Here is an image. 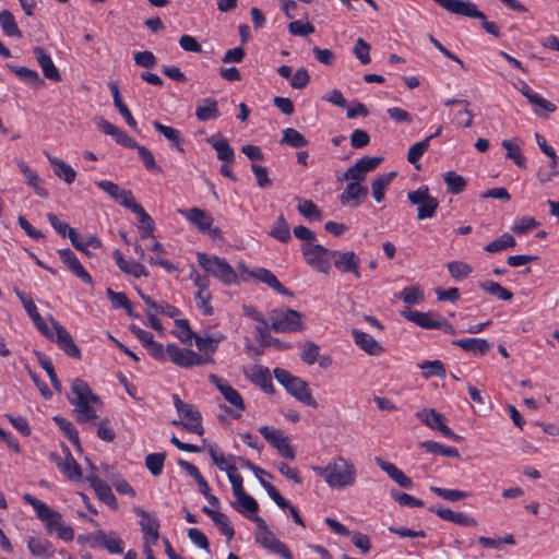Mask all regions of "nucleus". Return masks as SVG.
Returning <instances> with one entry per match:
<instances>
[{"instance_id": "nucleus-63", "label": "nucleus", "mask_w": 559, "mask_h": 559, "mask_svg": "<svg viewBox=\"0 0 559 559\" xmlns=\"http://www.w3.org/2000/svg\"><path fill=\"white\" fill-rule=\"evenodd\" d=\"M391 497L400 504L409 508H421L424 502L406 492L392 490Z\"/></svg>"}, {"instance_id": "nucleus-61", "label": "nucleus", "mask_w": 559, "mask_h": 559, "mask_svg": "<svg viewBox=\"0 0 559 559\" xmlns=\"http://www.w3.org/2000/svg\"><path fill=\"white\" fill-rule=\"evenodd\" d=\"M165 457V453H151L145 457V465L154 476L162 474Z\"/></svg>"}, {"instance_id": "nucleus-27", "label": "nucleus", "mask_w": 559, "mask_h": 559, "mask_svg": "<svg viewBox=\"0 0 559 559\" xmlns=\"http://www.w3.org/2000/svg\"><path fill=\"white\" fill-rule=\"evenodd\" d=\"M376 464L388 474V476L394 480L400 487L409 489L413 486V480L406 476L396 465L393 463L383 461L380 457H376Z\"/></svg>"}, {"instance_id": "nucleus-22", "label": "nucleus", "mask_w": 559, "mask_h": 559, "mask_svg": "<svg viewBox=\"0 0 559 559\" xmlns=\"http://www.w3.org/2000/svg\"><path fill=\"white\" fill-rule=\"evenodd\" d=\"M368 189L358 182L347 181L344 191L340 195L342 204H352L353 206H359L366 199Z\"/></svg>"}, {"instance_id": "nucleus-20", "label": "nucleus", "mask_w": 559, "mask_h": 559, "mask_svg": "<svg viewBox=\"0 0 559 559\" xmlns=\"http://www.w3.org/2000/svg\"><path fill=\"white\" fill-rule=\"evenodd\" d=\"M59 257L61 261L68 266V269L74 273L82 282L93 285L94 282L88 272L83 267L78 257L70 249L59 250Z\"/></svg>"}, {"instance_id": "nucleus-26", "label": "nucleus", "mask_w": 559, "mask_h": 559, "mask_svg": "<svg viewBox=\"0 0 559 559\" xmlns=\"http://www.w3.org/2000/svg\"><path fill=\"white\" fill-rule=\"evenodd\" d=\"M249 275L254 280L265 283L269 287L274 289L281 295L292 296V292L285 288L276 278V276L269 270L263 267H258L249 272Z\"/></svg>"}, {"instance_id": "nucleus-64", "label": "nucleus", "mask_w": 559, "mask_h": 559, "mask_svg": "<svg viewBox=\"0 0 559 559\" xmlns=\"http://www.w3.org/2000/svg\"><path fill=\"white\" fill-rule=\"evenodd\" d=\"M213 522L219 528V531L228 538L231 539L235 535V531L231 527L228 516L223 512L213 514Z\"/></svg>"}, {"instance_id": "nucleus-11", "label": "nucleus", "mask_w": 559, "mask_h": 559, "mask_svg": "<svg viewBox=\"0 0 559 559\" xmlns=\"http://www.w3.org/2000/svg\"><path fill=\"white\" fill-rule=\"evenodd\" d=\"M270 319L272 330L278 333L296 332L304 329L301 314L296 310L273 311Z\"/></svg>"}, {"instance_id": "nucleus-10", "label": "nucleus", "mask_w": 559, "mask_h": 559, "mask_svg": "<svg viewBox=\"0 0 559 559\" xmlns=\"http://www.w3.org/2000/svg\"><path fill=\"white\" fill-rule=\"evenodd\" d=\"M407 198L412 204L419 205L417 212L418 219L430 218L436 214L439 202L429 194L427 186H421L415 191H409Z\"/></svg>"}, {"instance_id": "nucleus-23", "label": "nucleus", "mask_w": 559, "mask_h": 559, "mask_svg": "<svg viewBox=\"0 0 559 559\" xmlns=\"http://www.w3.org/2000/svg\"><path fill=\"white\" fill-rule=\"evenodd\" d=\"M335 255H332L334 260V265L341 272H350L355 275L356 278L360 277V272L358 270L359 259L353 251L347 252H338L333 251Z\"/></svg>"}, {"instance_id": "nucleus-6", "label": "nucleus", "mask_w": 559, "mask_h": 559, "mask_svg": "<svg viewBox=\"0 0 559 559\" xmlns=\"http://www.w3.org/2000/svg\"><path fill=\"white\" fill-rule=\"evenodd\" d=\"M440 7L453 14L478 19L481 21V26L487 33L495 37L501 36L498 25L487 21L486 15L469 0H443Z\"/></svg>"}, {"instance_id": "nucleus-28", "label": "nucleus", "mask_w": 559, "mask_h": 559, "mask_svg": "<svg viewBox=\"0 0 559 559\" xmlns=\"http://www.w3.org/2000/svg\"><path fill=\"white\" fill-rule=\"evenodd\" d=\"M352 334L356 345L367 354L378 356L384 352L380 343L368 333L354 329L352 330Z\"/></svg>"}, {"instance_id": "nucleus-17", "label": "nucleus", "mask_w": 559, "mask_h": 559, "mask_svg": "<svg viewBox=\"0 0 559 559\" xmlns=\"http://www.w3.org/2000/svg\"><path fill=\"white\" fill-rule=\"evenodd\" d=\"M255 540L263 548L281 556L284 559H293V555L288 547L276 538V536L270 531L265 530V532H258L255 534Z\"/></svg>"}, {"instance_id": "nucleus-39", "label": "nucleus", "mask_w": 559, "mask_h": 559, "mask_svg": "<svg viewBox=\"0 0 559 559\" xmlns=\"http://www.w3.org/2000/svg\"><path fill=\"white\" fill-rule=\"evenodd\" d=\"M225 338L224 334L215 333L206 336H195L194 343L198 349L204 354H213L217 345Z\"/></svg>"}, {"instance_id": "nucleus-62", "label": "nucleus", "mask_w": 559, "mask_h": 559, "mask_svg": "<svg viewBox=\"0 0 559 559\" xmlns=\"http://www.w3.org/2000/svg\"><path fill=\"white\" fill-rule=\"evenodd\" d=\"M449 273L454 280L467 277L472 272V266L465 262L452 261L447 265Z\"/></svg>"}, {"instance_id": "nucleus-32", "label": "nucleus", "mask_w": 559, "mask_h": 559, "mask_svg": "<svg viewBox=\"0 0 559 559\" xmlns=\"http://www.w3.org/2000/svg\"><path fill=\"white\" fill-rule=\"evenodd\" d=\"M453 345L474 355H484L490 349V344L484 338H463L452 342Z\"/></svg>"}, {"instance_id": "nucleus-50", "label": "nucleus", "mask_w": 559, "mask_h": 559, "mask_svg": "<svg viewBox=\"0 0 559 559\" xmlns=\"http://www.w3.org/2000/svg\"><path fill=\"white\" fill-rule=\"evenodd\" d=\"M521 93L531 104L536 105L548 112H554L557 109L552 103L532 92L528 86L521 88Z\"/></svg>"}, {"instance_id": "nucleus-4", "label": "nucleus", "mask_w": 559, "mask_h": 559, "mask_svg": "<svg viewBox=\"0 0 559 559\" xmlns=\"http://www.w3.org/2000/svg\"><path fill=\"white\" fill-rule=\"evenodd\" d=\"M51 329L47 325V323L41 320L40 323L36 325L39 332L47 337L48 340L56 342L59 347L70 357L80 359L81 350L75 345L70 333L53 318L50 317Z\"/></svg>"}, {"instance_id": "nucleus-36", "label": "nucleus", "mask_w": 559, "mask_h": 559, "mask_svg": "<svg viewBox=\"0 0 559 559\" xmlns=\"http://www.w3.org/2000/svg\"><path fill=\"white\" fill-rule=\"evenodd\" d=\"M27 548L35 557L50 558L53 555L51 543L44 538L29 537Z\"/></svg>"}, {"instance_id": "nucleus-14", "label": "nucleus", "mask_w": 559, "mask_h": 559, "mask_svg": "<svg viewBox=\"0 0 559 559\" xmlns=\"http://www.w3.org/2000/svg\"><path fill=\"white\" fill-rule=\"evenodd\" d=\"M416 417L427 427L440 431L444 437L453 441H461L462 437L454 433L451 428L444 424V416L433 408H424L416 413Z\"/></svg>"}, {"instance_id": "nucleus-21", "label": "nucleus", "mask_w": 559, "mask_h": 559, "mask_svg": "<svg viewBox=\"0 0 559 559\" xmlns=\"http://www.w3.org/2000/svg\"><path fill=\"white\" fill-rule=\"evenodd\" d=\"M404 318L408 321L416 323L423 329L435 330L439 329L442 317L432 312H419V311H403Z\"/></svg>"}, {"instance_id": "nucleus-1", "label": "nucleus", "mask_w": 559, "mask_h": 559, "mask_svg": "<svg viewBox=\"0 0 559 559\" xmlns=\"http://www.w3.org/2000/svg\"><path fill=\"white\" fill-rule=\"evenodd\" d=\"M312 471L322 477L332 490H344L357 483L358 472L355 463L342 455L333 456L324 466H312Z\"/></svg>"}, {"instance_id": "nucleus-9", "label": "nucleus", "mask_w": 559, "mask_h": 559, "mask_svg": "<svg viewBox=\"0 0 559 559\" xmlns=\"http://www.w3.org/2000/svg\"><path fill=\"white\" fill-rule=\"evenodd\" d=\"M173 397L175 407L182 418V420H180L181 427L190 432L202 436L204 428L202 427V416L200 412L194 409L192 405L182 402L177 394Z\"/></svg>"}, {"instance_id": "nucleus-53", "label": "nucleus", "mask_w": 559, "mask_h": 559, "mask_svg": "<svg viewBox=\"0 0 559 559\" xmlns=\"http://www.w3.org/2000/svg\"><path fill=\"white\" fill-rule=\"evenodd\" d=\"M515 239L510 234L506 233L501 235L498 239L489 242L485 246V250L489 253H496L508 248H513L515 246Z\"/></svg>"}, {"instance_id": "nucleus-38", "label": "nucleus", "mask_w": 559, "mask_h": 559, "mask_svg": "<svg viewBox=\"0 0 559 559\" xmlns=\"http://www.w3.org/2000/svg\"><path fill=\"white\" fill-rule=\"evenodd\" d=\"M46 156L55 168V175L63 179L67 183H72L76 177V171L64 160L53 157L46 153Z\"/></svg>"}, {"instance_id": "nucleus-46", "label": "nucleus", "mask_w": 559, "mask_h": 559, "mask_svg": "<svg viewBox=\"0 0 559 559\" xmlns=\"http://www.w3.org/2000/svg\"><path fill=\"white\" fill-rule=\"evenodd\" d=\"M91 484L100 500L106 502L108 506H116V498L110 487L105 481L97 477H93L91 478Z\"/></svg>"}, {"instance_id": "nucleus-59", "label": "nucleus", "mask_w": 559, "mask_h": 559, "mask_svg": "<svg viewBox=\"0 0 559 559\" xmlns=\"http://www.w3.org/2000/svg\"><path fill=\"white\" fill-rule=\"evenodd\" d=\"M443 178L451 193H461L466 187V180L454 171L445 173Z\"/></svg>"}, {"instance_id": "nucleus-42", "label": "nucleus", "mask_w": 559, "mask_h": 559, "mask_svg": "<svg viewBox=\"0 0 559 559\" xmlns=\"http://www.w3.org/2000/svg\"><path fill=\"white\" fill-rule=\"evenodd\" d=\"M0 23L5 35L22 38V32L20 31L15 19L10 11L3 10L0 13Z\"/></svg>"}, {"instance_id": "nucleus-12", "label": "nucleus", "mask_w": 559, "mask_h": 559, "mask_svg": "<svg viewBox=\"0 0 559 559\" xmlns=\"http://www.w3.org/2000/svg\"><path fill=\"white\" fill-rule=\"evenodd\" d=\"M259 432L263 438L277 450L278 454L285 459L294 460L296 454L289 444L288 437L280 429L269 426H261Z\"/></svg>"}, {"instance_id": "nucleus-18", "label": "nucleus", "mask_w": 559, "mask_h": 559, "mask_svg": "<svg viewBox=\"0 0 559 559\" xmlns=\"http://www.w3.org/2000/svg\"><path fill=\"white\" fill-rule=\"evenodd\" d=\"M134 512L141 516L140 526L144 535L145 545H155L159 537L158 520L141 508H135Z\"/></svg>"}, {"instance_id": "nucleus-29", "label": "nucleus", "mask_w": 559, "mask_h": 559, "mask_svg": "<svg viewBox=\"0 0 559 559\" xmlns=\"http://www.w3.org/2000/svg\"><path fill=\"white\" fill-rule=\"evenodd\" d=\"M246 374L252 383L259 385L265 393L274 392L272 377L267 368L253 366Z\"/></svg>"}, {"instance_id": "nucleus-51", "label": "nucleus", "mask_w": 559, "mask_h": 559, "mask_svg": "<svg viewBox=\"0 0 559 559\" xmlns=\"http://www.w3.org/2000/svg\"><path fill=\"white\" fill-rule=\"evenodd\" d=\"M481 289L487 292L488 294L496 296L501 300H511L513 294L507 288L502 287L499 283L492 281H485L479 284Z\"/></svg>"}, {"instance_id": "nucleus-31", "label": "nucleus", "mask_w": 559, "mask_h": 559, "mask_svg": "<svg viewBox=\"0 0 559 559\" xmlns=\"http://www.w3.org/2000/svg\"><path fill=\"white\" fill-rule=\"evenodd\" d=\"M114 259L123 273L134 277L148 276V272L140 262L126 260L119 250L114 251Z\"/></svg>"}, {"instance_id": "nucleus-48", "label": "nucleus", "mask_w": 559, "mask_h": 559, "mask_svg": "<svg viewBox=\"0 0 559 559\" xmlns=\"http://www.w3.org/2000/svg\"><path fill=\"white\" fill-rule=\"evenodd\" d=\"M281 144L289 145L294 148H299L308 145L306 138L294 128H286L283 131V138Z\"/></svg>"}, {"instance_id": "nucleus-35", "label": "nucleus", "mask_w": 559, "mask_h": 559, "mask_svg": "<svg viewBox=\"0 0 559 559\" xmlns=\"http://www.w3.org/2000/svg\"><path fill=\"white\" fill-rule=\"evenodd\" d=\"M17 166L21 170V173L24 175L27 183L34 189L35 193L41 198H47L48 192L47 190L41 186V179L39 178L38 174L31 169L24 162L20 160L17 163Z\"/></svg>"}, {"instance_id": "nucleus-57", "label": "nucleus", "mask_w": 559, "mask_h": 559, "mask_svg": "<svg viewBox=\"0 0 559 559\" xmlns=\"http://www.w3.org/2000/svg\"><path fill=\"white\" fill-rule=\"evenodd\" d=\"M179 465L188 473V475L194 478L200 491L210 490L207 481L201 475L199 468L195 465L185 460H179Z\"/></svg>"}, {"instance_id": "nucleus-24", "label": "nucleus", "mask_w": 559, "mask_h": 559, "mask_svg": "<svg viewBox=\"0 0 559 559\" xmlns=\"http://www.w3.org/2000/svg\"><path fill=\"white\" fill-rule=\"evenodd\" d=\"M178 213L186 217L200 231L210 229L213 224V217L206 211L200 207H191L189 210H178Z\"/></svg>"}, {"instance_id": "nucleus-44", "label": "nucleus", "mask_w": 559, "mask_h": 559, "mask_svg": "<svg viewBox=\"0 0 559 559\" xmlns=\"http://www.w3.org/2000/svg\"><path fill=\"white\" fill-rule=\"evenodd\" d=\"M298 201V212L308 219L321 221L322 215L320 209L311 200L296 198Z\"/></svg>"}, {"instance_id": "nucleus-52", "label": "nucleus", "mask_w": 559, "mask_h": 559, "mask_svg": "<svg viewBox=\"0 0 559 559\" xmlns=\"http://www.w3.org/2000/svg\"><path fill=\"white\" fill-rule=\"evenodd\" d=\"M419 368L423 370V376L426 379L430 377H445V369L440 360H425L419 365Z\"/></svg>"}, {"instance_id": "nucleus-40", "label": "nucleus", "mask_w": 559, "mask_h": 559, "mask_svg": "<svg viewBox=\"0 0 559 559\" xmlns=\"http://www.w3.org/2000/svg\"><path fill=\"white\" fill-rule=\"evenodd\" d=\"M231 506L235 510L246 516L249 515V513L255 514L259 510L257 500L247 492L237 496L236 501L233 502Z\"/></svg>"}, {"instance_id": "nucleus-13", "label": "nucleus", "mask_w": 559, "mask_h": 559, "mask_svg": "<svg viewBox=\"0 0 559 559\" xmlns=\"http://www.w3.org/2000/svg\"><path fill=\"white\" fill-rule=\"evenodd\" d=\"M166 354L171 362L181 368L201 366L209 361L207 359L197 354L194 350L181 348L175 344H168L166 346Z\"/></svg>"}, {"instance_id": "nucleus-41", "label": "nucleus", "mask_w": 559, "mask_h": 559, "mask_svg": "<svg viewBox=\"0 0 559 559\" xmlns=\"http://www.w3.org/2000/svg\"><path fill=\"white\" fill-rule=\"evenodd\" d=\"M420 448L431 454L443 455L447 457H460V453L455 448L440 444L436 441H425L420 443Z\"/></svg>"}, {"instance_id": "nucleus-5", "label": "nucleus", "mask_w": 559, "mask_h": 559, "mask_svg": "<svg viewBox=\"0 0 559 559\" xmlns=\"http://www.w3.org/2000/svg\"><path fill=\"white\" fill-rule=\"evenodd\" d=\"M274 377L296 400L307 406H318L306 381L281 368L274 369Z\"/></svg>"}, {"instance_id": "nucleus-15", "label": "nucleus", "mask_w": 559, "mask_h": 559, "mask_svg": "<svg viewBox=\"0 0 559 559\" xmlns=\"http://www.w3.org/2000/svg\"><path fill=\"white\" fill-rule=\"evenodd\" d=\"M210 382L216 386V389L221 392V394L224 396L225 401L228 402L231 406H234L238 413H233V417L239 418L240 412L245 411V402L241 397L240 393L234 389L228 381L219 378L216 374H210L209 377Z\"/></svg>"}, {"instance_id": "nucleus-58", "label": "nucleus", "mask_w": 559, "mask_h": 559, "mask_svg": "<svg viewBox=\"0 0 559 559\" xmlns=\"http://www.w3.org/2000/svg\"><path fill=\"white\" fill-rule=\"evenodd\" d=\"M399 297L408 305H418L424 300V292L418 285L405 287Z\"/></svg>"}, {"instance_id": "nucleus-49", "label": "nucleus", "mask_w": 559, "mask_h": 559, "mask_svg": "<svg viewBox=\"0 0 559 559\" xmlns=\"http://www.w3.org/2000/svg\"><path fill=\"white\" fill-rule=\"evenodd\" d=\"M53 421L58 425L60 430L63 431L64 436L70 440V442L79 448L80 439H79L78 430L74 427V425L61 416H55Z\"/></svg>"}, {"instance_id": "nucleus-55", "label": "nucleus", "mask_w": 559, "mask_h": 559, "mask_svg": "<svg viewBox=\"0 0 559 559\" xmlns=\"http://www.w3.org/2000/svg\"><path fill=\"white\" fill-rule=\"evenodd\" d=\"M430 138H426L425 140L415 143L412 145L407 153V160L415 166L416 169H420V165L417 162L421 158L424 153L429 147Z\"/></svg>"}, {"instance_id": "nucleus-60", "label": "nucleus", "mask_w": 559, "mask_h": 559, "mask_svg": "<svg viewBox=\"0 0 559 559\" xmlns=\"http://www.w3.org/2000/svg\"><path fill=\"white\" fill-rule=\"evenodd\" d=\"M176 326L179 329L176 333V336L183 343L190 345L192 343V340H195V336H198L193 331L190 329L189 322L186 319H176L175 320Z\"/></svg>"}, {"instance_id": "nucleus-43", "label": "nucleus", "mask_w": 559, "mask_h": 559, "mask_svg": "<svg viewBox=\"0 0 559 559\" xmlns=\"http://www.w3.org/2000/svg\"><path fill=\"white\" fill-rule=\"evenodd\" d=\"M153 127L160 132L168 141H170L179 152H183L181 146L182 136L179 130L165 126L159 121H153Z\"/></svg>"}, {"instance_id": "nucleus-30", "label": "nucleus", "mask_w": 559, "mask_h": 559, "mask_svg": "<svg viewBox=\"0 0 559 559\" xmlns=\"http://www.w3.org/2000/svg\"><path fill=\"white\" fill-rule=\"evenodd\" d=\"M207 143L213 146L217 153V158L222 162L233 163L235 160V152L228 141L221 134L212 135L207 139Z\"/></svg>"}, {"instance_id": "nucleus-16", "label": "nucleus", "mask_w": 559, "mask_h": 559, "mask_svg": "<svg viewBox=\"0 0 559 559\" xmlns=\"http://www.w3.org/2000/svg\"><path fill=\"white\" fill-rule=\"evenodd\" d=\"M382 157L364 156L344 173L346 181L360 183L366 179L368 173L373 171L382 162Z\"/></svg>"}, {"instance_id": "nucleus-34", "label": "nucleus", "mask_w": 559, "mask_h": 559, "mask_svg": "<svg viewBox=\"0 0 559 559\" xmlns=\"http://www.w3.org/2000/svg\"><path fill=\"white\" fill-rule=\"evenodd\" d=\"M195 116L200 121L217 119L221 116L217 102L214 98L202 99L197 106Z\"/></svg>"}, {"instance_id": "nucleus-47", "label": "nucleus", "mask_w": 559, "mask_h": 559, "mask_svg": "<svg viewBox=\"0 0 559 559\" xmlns=\"http://www.w3.org/2000/svg\"><path fill=\"white\" fill-rule=\"evenodd\" d=\"M8 68L12 70L20 79L27 82L34 87H38L44 84V81L39 78L38 73L26 67H14L8 64Z\"/></svg>"}, {"instance_id": "nucleus-8", "label": "nucleus", "mask_w": 559, "mask_h": 559, "mask_svg": "<svg viewBox=\"0 0 559 559\" xmlns=\"http://www.w3.org/2000/svg\"><path fill=\"white\" fill-rule=\"evenodd\" d=\"M301 253L306 262L314 270L328 274L331 269L332 250L317 243H302Z\"/></svg>"}, {"instance_id": "nucleus-3", "label": "nucleus", "mask_w": 559, "mask_h": 559, "mask_svg": "<svg viewBox=\"0 0 559 559\" xmlns=\"http://www.w3.org/2000/svg\"><path fill=\"white\" fill-rule=\"evenodd\" d=\"M25 502L31 504L36 512L38 519L44 523L48 534H57V536L64 540L71 542L74 538L73 528L67 524L60 512L52 510L45 502L34 498L29 493L23 496Z\"/></svg>"}, {"instance_id": "nucleus-45", "label": "nucleus", "mask_w": 559, "mask_h": 559, "mask_svg": "<svg viewBox=\"0 0 559 559\" xmlns=\"http://www.w3.org/2000/svg\"><path fill=\"white\" fill-rule=\"evenodd\" d=\"M270 236L281 242H288L292 238L290 228L283 215H280L270 230Z\"/></svg>"}, {"instance_id": "nucleus-2", "label": "nucleus", "mask_w": 559, "mask_h": 559, "mask_svg": "<svg viewBox=\"0 0 559 559\" xmlns=\"http://www.w3.org/2000/svg\"><path fill=\"white\" fill-rule=\"evenodd\" d=\"M71 391L73 396L69 397V402L74 406L73 413L76 421L94 426L97 414L93 405L100 403L99 397L94 394L90 385L81 379L73 380Z\"/></svg>"}, {"instance_id": "nucleus-33", "label": "nucleus", "mask_w": 559, "mask_h": 559, "mask_svg": "<svg viewBox=\"0 0 559 559\" xmlns=\"http://www.w3.org/2000/svg\"><path fill=\"white\" fill-rule=\"evenodd\" d=\"M51 457L55 460L60 471L70 479L78 480L81 478V468L69 452L66 459H61L59 455L55 454H51Z\"/></svg>"}, {"instance_id": "nucleus-7", "label": "nucleus", "mask_w": 559, "mask_h": 559, "mask_svg": "<svg viewBox=\"0 0 559 559\" xmlns=\"http://www.w3.org/2000/svg\"><path fill=\"white\" fill-rule=\"evenodd\" d=\"M198 262L207 273L225 284H233L237 281L236 272L225 259L198 253Z\"/></svg>"}, {"instance_id": "nucleus-37", "label": "nucleus", "mask_w": 559, "mask_h": 559, "mask_svg": "<svg viewBox=\"0 0 559 559\" xmlns=\"http://www.w3.org/2000/svg\"><path fill=\"white\" fill-rule=\"evenodd\" d=\"M396 176L395 171H391L388 174H383L378 176L371 182V191L372 197L377 202H382L384 200V193L393 178Z\"/></svg>"}, {"instance_id": "nucleus-56", "label": "nucleus", "mask_w": 559, "mask_h": 559, "mask_svg": "<svg viewBox=\"0 0 559 559\" xmlns=\"http://www.w3.org/2000/svg\"><path fill=\"white\" fill-rule=\"evenodd\" d=\"M430 490L437 496L441 497L444 500L456 502L462 499L469 497V492L457 490V489H447L441 487L431 486Z\"/></svg>"}, {"instance_id": "nucleus-54", "label": "nucleus", "mask_w": 559, "mask_h": 559, "mask_svg": "<svg viewBox=\"0 0 559 559\" xmlns=\"http://www.w3.org/2000/svg\"><path fill=\"white\" fill-rule=\"evenodd\" d=\"M502 146L507 151V158L512 159L519 167L525 168L526 159L521 148L512 140H503Z\"/></svg>"}, {"instance_id": "nucleus-19", "label": "nucleus", "mask_w": 559, "mask_h": 559, "mask_svg": "<svg viewBox=\"0 0 559 559\" xmlns=\"http://www.w3.org/2000/svg\"><path fill=\"white\" fill-rule=\"evenodd\" d=\"M96 186L104 192L108 193L120 205L128 207L133 202L134 198L132 192L118 186L109 180H99L95 182Z\"/></svg>"}, {"instance_id": "nucleus-25", "label": "nucleus", "mask_w": 559, "mask_h": 559, "mask_svg": "<svg viewBox=\"0 0 559 559\" xmlns=\"http://www.w3.org/2000/svg\"><path fill=\"white\" fill-rule=\"evenodd\" d=\"M34 55L41 68L43 74L46 79L52 82H60L61 75L50 56L41 47L34 48Z\"/></svg>"}]
</instances>
